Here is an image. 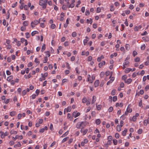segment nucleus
<instances>
[{
    "instance_id": "1",
    "label": "nucleus",
    "mask_w": 149,
    "mask_h": 149,
    "mask_svg": "<svg viewBox=\"0 0 149 149\" xmlns=\"http://www.w3.org/2000/svg\"><path fill=\"white\" fill-rule=\"evenodd\" d=\"M39 5L42 6L43 9H45L46 7V5L45 4L43 0H40L39 1Z\"/></svg>"
},
{
    "instance_id": "2",
    "label": "nucleus",
    "mask_w": 149,
    "mask_h": 149,
    "mask_svg": "<svg viewBox=\"0 0 149 149\" xmlns=\"http://www.w3.org/2000/svg\"><path fill=\"white\" fill-rule=\"evenodd\" d=\"M40 23V22L38 20H35L33 22L32 21L31 23V26L32 28L35 27V25L37 24L38 23Z\"/></svg>"
},
{
    "instance_id": "3",
    "label": "nucleus",
    "mask_w": 149,
    "mask_h": 149,
    "mask_svg": "<svg viewBox=\"0 0 149 149\" xmlns=\"http://www.w3.org/2000/svg\"><path fill=\"white\" fill-rule=\"evenodd\" d=\"M80 114V113L79 112L77 113V111H74L72 114V116L73 117H74V118H76L78 116H79Z\"/></svg>"
},
{
    "instance_id": "4",
    "label": "nucleus",
    "mask_w": 149,
    "mask_h": 149,
    "mask_svg": "<svg viewBox=\"0 0 149 149\" xmlns=\"http://www.w3.org/2000/svg\"><path fill=\"white\" fill-rule=\"evenodd\" d=\"M81 125V129L83 128L85 126H86L87 124V122L86 121L81 122H80Z\"/></svg>"
},
{
    "instance_id": "5",
    "label": "nucleus",
    "mask_w": 149,
    "mask_h": 149,
    "mask_svg": "<svg viewBox=\"0 0 149 149\" xmlns=\"http://www.w3.org/2000/svg\"><path fill=\"white\" fill-rule=\"evenodd\" d=\"M88 130V129H86L83 130L82 129H81L80 130V132L81 133H83V135H84L87 133Z\"/></svg>"
},
{
    "instance_id": "6",
    "label": "nucleus",
    "mask_w": 149,
    "mask_h": 149,
    "mask_svg": "<svg viewBox=\"0 0 149 149\" xmlns=\"http://www.w3.org/2000/svg\"><path fill=\"white\" fill-rule=\"evenodd\" d=\"M105 62L104 61H103L102 62L98 64L99 67L100 68L102 67V65H105Z\"/></svg>"
},
{
    "instance_id": "7",
    "label": "nucleus",
    "mask_w": 149,
    "mask_h": 149,
    "mask_svg": "<svg viewBox=\"0 0 149 149\" xmlns=\"http://www.w3.org/2000/svg\"><path fill=\"white\" fill-rule=\"evenodd\" d=\"M141 27L142 26L141 25H139V26H136L134 27V30L135 31H137L139 29H141Z\"/></svg>"
},
{
    "instance_id": "8",
    "label": "nucleus",
    "mask_w": 149,
    "mask_h": 149,
    "mask_svg": "<svg viewBox=\"0 0 149 149\" xmlns=\"http://www.w3.org/2000/svg\"><path fill=\"white\" fill-rule=\"evenodd\" d=\"M99 84V81L98 80H96L94 83L95 86L96 87L98 86Z\"/></svg>"
},
{
    "instance_id": "9",
    "label": "nucleus",
    "mask_w": 149,
    "mask_h": 149,
    "mask_svg": "<svg viewBox=\"0 0 149 149\" xmlns=\"http://www.w3.org/2000/svg\"><path fill=\"white\" fill-rule=\"evenodd\" d=\"M21 144L20 142H18L16 144H15L14 145V147L15 148H17V147H19L21 146Z\"/></svg>"
},
{
    "instance_id": "10",
    "label": "nucleus",
    "mask_w": 149,
    "mask_h": 149,
    "mask_svg": "<svg viewBox=\"0 0 149 149\" xmlns=\"http://www.w3.org/2000/svg\"><path fill=\"white\" fill-rule=\"evenodd\" d=\"M121 127L119 125H118L116 128L118 132H120L121 130Z\"/></svg>"
},
{
    "instance_id": "11",
    "label": "nucleus",
    "mask_w": 149,
    "mask_h": 149,
    "mask_svg": "<svg viewBox=\"0 0 149 149\" xmlns=\"http://www.w3.org/2000/svg\"><path fill=\"white\" fill-rule=\"evenodd\" d=\"M132 81V80L131 79H127V80L125 81V83H126L128 84H130L131 81Z\"/></svg>"
},
{
    "instance_id": "12",
    "label": "nucleus",
    "mask_w": 149,
    "mask_h": 149,
    "mask_svg": "<svg viewBox=\"0 0 149 149\" xmlns=\"http://www.w3.org/2000/svg\"><path fill=\"white\" fill-rule=\"evenodd\" d=\"M96 100V97H95V96H94V95L93 96L92 99V102H91L92 104H93V103H94V102Z\"/></svg>"
},
{
    "instance_id": "13",
    "label": "nucleus",
    "mask_w": 149,
    "mask_h": 149,
    "mask_svg": "<svg viewBox=\"0 0 149 149\" xmlns=\"http://www.w3.org/2000/svg\"><path fill=\"white\" fill-rule=\"evenodd\" d=\"M81 122H79L77 123L76 127L78 129L80 128V127H81Z\"/></svg>"
},
{
    "instance_id": "14",
    "label": "nucleus",
    "mask_w": 149,
    "mask_h": 149,
    "mask_svg": "<svg viewBox=\"0 0 149 149\" xmlns=\"http://www.w3.org/2000/svg\"><path fill=\"white\" fill-rule=\"evenodd\" d=\"M132 70V69L131 68H127L125 70V72L126 73H128Z\"/></svg>"
},
{
    "instance_id": "15",
    "label": "nucleus",
    "mask_w": 149,
    "mask_h": 149,
    "mask_svg": "<svg viewBox=\"0 0 149 149\" xmlns=\"http://www.w3.org/2000/svg\"><path fill=\"white\" fill-rule=\"evenodd\" d=\"M127 131V129H125V130L123 131L122 132V134L123 136H125L126 134V133Z\"/></svg>"
},
{
    "instance_id": "16",
    "label": "nucleus",
    "mask_w": 149,
    "mask_h": 149,
    "mask_svg": "<svg viewBox=\"0 0 149 149\" xmlns=\"http://www.w3.org/2000/svg\"><path fill=\"white\" fill-rule=\"evenodd\" d=\"M45 48H46L45 44H43V45H42V47L41 49V51L42 52H43V51L45 49Z\"/></svg>"
},
{
    "instance_id": "17",
    "label": "nucleus",
    "mask_w": 149,
    "mask_h": 149,
    "mask_svg": "<svg viewBox=\"0 0 149 149\" xmlns=\"http://www.w3.org/2000/svg\"><path fill=\"white\" fill-rule=\"evenodd\" d=\"M66 109V111L67 112H70L71 111V107H68L67 109H65V110Z\"/></svg>"
},
{
    "instance_id": "18",
    "label": "nucleus",
    "mask_w": 149,
    "mask_h": 149,
    "mask_svg": "<svg viewBox=\"0 0 149 149\" xmlns=\"http://www.w3.org/2000/svg\"><path fill=\"white\" fill-rule=\"evenodd\" d=\"M17 133V131H14L13 130H11L10 132V134H16Z\"/></svg>"
},
{
    "instance_id": "19",
    "label": "nucleus",
    "mask_w": 149,
    "mask_h": 149,
    "mask_svg": "<svg viewBox=\"0 0 149 149\" xmlns=\"http://www.w3.org/2000/svg\"><path fill=\"white\" fill-rule=\"evenodd\" d=\"M16 113V112L15 111H12L10 112V115L11 116H14Z\"/></svg>"
},
{
    "instance_id": "20",
    "label": "nucleus",
    "mask_w": 149,
    "mask_h": 149,
    "mask_svg": "<svg viewBox=\"0 0 149 149\" xmlns=\"http://www.w3.org/2000/svg\"><path fill=\"white\" fill-rule=\"evenodd\" d=\"M23 24L24 26H26L28 25V22L27 21H25L23 23Z\"/></svg>"
},
{
    "instance_id": "21",
    "label": "nucleus",
    "mask_w": 149,
    "mask_h": 149,
    "mask_svg": "<svg viewBox=\"0 0 149 149\" xmlns=\"http://www.w3.org/2000/svg\"><path fill=\"white\" fill-rule=\"evenodd\" d=\"M101 121L100 119H97L96 120L95 123L97 125H99Z\"/></svg>"
},
{
    "instance_id": "22",
    "label": "nucleus",
    "mask_w": 149,
    "mask_h": 149,
    "mask_svg": "<svg viewBox=\"0 0 149 149\" xmlns=\"http://www.w3.org/2000/svg\"><path fill=\"white\" fill-rule=\"evenodd\" d=\"M13 79V76L12 75L8 77L7 80L8 81H10V80Z\"/></svg>"
},
{
    "instance_id": "23",
    "label": "nucleus",
    "mask_w": 149,
    "mask_h": 149,
    "mask_svg": "<svg viewBox=\"0 0 149 149\" xmlns=\"http://www.w3.org/2000/svg\"><path fill=\"white\" fill-rule=\"evenodd\" d=\"M68 134V131L66 132L64 134H63L61 136L62 137H63L66 136Z\"/></svg>"
},
{
    "instance_id": "24",
    "label": "nucleus",
    "mask_w": 149,
    "mask_h": 149,
    "mask_svg": "<svg viewBox=\"0 0 149 149\" xmlns=\"http://www.w3.org/2000/svg\"><path fill=\"white\" fill-rule=\"evenodd\" d=\"M127 76L126 75H125L122 76V78L123 80L125 81H126V79L127 78Z\"/></svg>"
},
{
    "instance_id": "25",
    "label": "nucleus",
    "mask_w": 149,
    "mask_h": 149,
    "mask_svg": "<svg viewBox=\"0 0 149 149\" xmlns=\"http://www.w3.org/2000/svg\"><path fill=\"white\" fill-rule=\"evenodd\" d=\"M26 93V91L25 90H24L23 91H22V96H24L25 95Z\"/></svg>"
},
{
    "instance_id": "26",
    "label": "nucleus",
    "mask_w": 149,
    "mask_h": 149,
    "mask_svg": "<svg viewBox=\"0 0 149 149\" xmlns=\"http://www.w3.org/2000/svg\"><path fill=\"white\" fill-rule=\"evenodd\" d=\"M48 60V58L47 56L45 57L44 58V59L43 61V62L44 63H45L47 62Z\"/></svg>"
},
{
    "instance_id": "27",
    "label": "nucleus",
    "mask_w": 149,
    "mask_h": 149,
    "mask_svg": "<svg viewBox=\"0 0 149 149\" xmlns=\"http://www.w3.org/2000/svg\"><path fill=\"white\" fill-rule=\"evenodd\" d=\"M125 48L127 50H129L130 48V46L129 44H127L125 45Z\"/></svg>"
},
{
    "instance_id": "28",
    "label": "nucleus",
    "mask_w": 149,
    "mask_h": 149,
    "mask_svg": "<svg viewBox=\"0 0 149 149\" xmlns=\"http://www.w3.org/2000/svg\"><path fill=\"white\" fill-rule=\"evenodd\" d=\"M146 46L145 44L142 45L141 47V50H143L145 49Z\"/></svg>"
},
{
    "instance_id": "29",
    "label": "nucleus",
    "mask_w": 149,
    "mask_h": 149,
    "mask_svg": "<svg viewBox=\"0 0 149 149\" xmlns=\"http://www.w3.org/2000/svg\"><path fill=\"white\" fill-rule=\"evenodd\" d=\"M69 139L68 137H67L64 138L62 141V143H64L67 141L68 139Z\"/></svg>"
},
{
    "instance_id": "30",
    "label": "nucleus",
    "mask_w": 149,
    "mask_h": 149,
    "mask_svg": "<svg viewBox=\"0 0 149 149\" xmlns=\"http://www.w3.org/2000/svg\"><path fill=\"white\" fill-rule=\"evenodd\" d=\"M113 143L114 145H117L118 142L117 140L116 139H114L113 140Z\"/></svg>"
},
{
    "instance_id": "31",
    "label": "nucleus",
    "mask_w": 149,
    "mask_h": 149,
    "mask_svg": "<svg viewBox=\"0 0 149 149\" xmlns=\"http://www.w3.org/2000/svg\"><path fill=\"white\" fill-rule=\"evenodd\" d=\"M104 83V80L102 81L101 82L100 84V87H102L103 86Z\"/></svg>"
},
{
    "instance_id": "32",
    "label": "nucleus",
    "mask_w": 149,
    "mask_h": 149,
    "mask_svg": "<svg viewBox=\"0 0 149 149\" xmlns=\"http://www.w3.org/2000/svg\"><path fill=\"white\" fill-rule=\"evenodd\" d=\"M37 95L36 94H34L32 95L31 97L32 99H35Z\"/></svg>"
},
{
    "instance_id": "33",
    "label": "nucleus",
    "mask_w": 149,
    "mask_h": 149,
    "mask_svg": "<svg viewBox=\"0 0 149 149\" xmlns=\"http://www.w3.org/2000/svg\"><path fill=\"white\" fill-rule=\"evenodd\" d=\"M113 109L112 107H111L109 109L108 111L109 112H112L113 110Z\"/></svg>"
},
{
    "instance_id": "34",
    "label": "nucleus",
    "mask_w": 149,
    "mask_h": 149,
    "mask_svg": "<svg viewBox=\"0 0 149 149\" xmlns=\"http://www.w3.org/2000/svg\"><path fill=\"white\" fill-rule=\"evenodd\" d=\"M116 91V90L115 89L111 91V94L113 95H114L115 94Z\"/></svg>"
},
{
    "instance_id": "35",
    "label": "nucleus",
    "mask_w": 149,
    "mask_h": 149,
    "mask_svg": "<svg viewBox=\"0 0 149 149\" xmlns=\"http://www.w3.org/2000/svg\"><path fill=\"white\" fill-rule=\"evenodd\" d=\"M115 136L116 139H118L119 137V134L118 133H116L115 134Z\"/></svg>"
},
{
    "instance_id": "36",
    "label": "nucleus",
    "mask_w": 149,
    "mask_h": 149,
    "mask_svg": "<svg viewBox=\"0 0 149 149\" xmlns=\"http://www.w3.org/2000/svg\"><path fill=\"white\" fill-rule=\"evenodd\" d=\"M104 72H101L100 74V77L101 78H102L104 75Z\"/></svg>"
},
{
    "instance_id": "37",
    "label": "nucleus",
    "mask_w": 149,
    "mask_h": 149,
    "mask_svg": "<svg viewBox=\"0 0 149 149\" xmlns=\"http://www.w3.org/2000/svg\"><path fill=\"white\" fill-rule=\"evenodd\" d=\"M148 124V123L147 120H145L144 121L143 124L145 126L147 125V124Z\"/></svg>"
},
{
    "instance_id": "38",
    "label": "nucleus",
    "mask_w": 149,
    "mask_h": 149,
    "mask_svg": "<svg viewBox=\"0 0 149 149\" xmlns=\"http://www.w3.org/2000/svg\"><path fill=\"white\" fill-rule=\"evenodd\" d=\"M25 35L26 36V37L27 38H28L30 37V35L29 33L26 32L25 33Z\"/></svg>"
},
{
    "instance_id": "39",
    "label": "nucleus",
    "mask_w": 149,
    "mask_h": 149,
    "mask_svg": "<svg viewBox=\"0 0 149 149\" xmlns=\"http://www.w3.org/2000/svg\"><path fill=\"white\" fill-rule=\"evenodd\" d=\"M12 138L13 139V140L15 141L16 139L18 138V135H16L15 138L14 137H13Z\"/></svg>"
},
{
    "instance_id": "40",
    "label": "nucleus",
    "mask_w": 149,
    "mask_h": 149,
    "mask_svg": "<svg viewBox=\"0 0 149 149\" xmlns=\"http://www.w3.org/2000/svg\"><path fill=\"white\" fill-rule=\"evenodd\" d=\"M72 36L73 37H75L77 36V33L76 32H73L72 33Z\"/></svg>"
},
{
    "instance_id": "41",
    "label": "nucleus",
    "mask_w": 149,
    "mask_h": 149,
    "mask_svg": "<svg viewBox=\"0 0 149 149\" xmlns=\"http://www.w3.org/2000/svg\"><path fill=\"white\" fill-rule=\"evenodd\" d=\"M140 58L139 57H136L134 59V61L135 62H137L139 61Z\"/></svg>"
},
{
    "instance_id": "42",
    "label": "nucleus",
    "mask_w": 149,
    "mask_h": 149,
    "mask_svg": "<svg viewBox=\"0 0 149 149\" xmlns=\"http://www.w3.org/2000/svg\"><path fill=\"white\" fill-rule=\"evenodd\" d=\"M96 11H97V13H100L101 11V9L100 8V7L97 8V9Z\"/></svg>"
},
{
    "instance_id": "43",
    "label": "nucleus",
    "mask_w": 149,
    "mask_h": 149,
    "mask_svg": "<svg viewBox=\"0 0 149 149\" xmlns=\"http://www.w3.org/2000/svg\"><path fill=\"white\" fill-rule=\"evenodd\" d=\"M112 139V137L111 136H109L108 137V141H111Z\"/></svg>"
},
{
    "instance_id": "44",
    "label": "nucleus",
    "mask_w": 149,
    "mask_h": 149,
    "mask_svg": "<svg viewBox=\"0 0 149 149\" xmlns=\"http://www.w3.org/2000/svg\"><path fill=\"white\" fill-rule=\"evenodd\" d=\"M87 99L86 98H84L82 100V102L83 103H85L87 102Z\"/></svg>"
},
{
    "instance_id": "45",
    "label": "nucleus",
    "mask_w": 149,
    "mask_h": 149,
    "mask_svg": "<svg viewBox=\"0 0 149 149\" xmlns=\"http://www.w3.org/2000/svg\"><path fill=\"white\" fill-rule=\"evenodd\" d=\"M117 100V97L116 96H114L113 97V101L115 102Z\"/></svg>"
},
{
    "instance_id": "46",
    "label": "nucleus",
    "mask_w": 149,
    "mask_h": 149,
    "mask_svg": "<svg viewBox=\"0 0 149 149\" xmlns=\"http://www.w3.org/2000/svg\"><path fill=\"white\" fill-rule=\"evenodd\" d=\"M62 8L63 10H67L66 6L65 5L63 4L62 6Z\"/></svg>"
},
{
    "instance_id": "47",
    "label": "nucleus",
    "mask_w": 149,
    "mask_h": 149,
    "mask_svg": "<svg viewBox=\"0 0 149 149\" xmlns=\"http://www.w3.org/2000/svg\"><path fill=\"white\" fill-rule=\"evenodd\" d=\"M129 106H128L127 109H126V111H125V114H124L125 116H127L128 113V108L129 107Z\"/></svg>"
},
{
    "instance_id": "48",
    "label": "nucleus",
    "mask_w": 149,
    "mask_h": 149,
    "mask_svg": "<svg viewBox=\"0 0 149 149\" xmlns=\"http://www.w3.org/2000/svg\"><path fill=\"white\" fill-rule=\"evenodd\" d=\"M26 29L25 27L22 26L21 28V30L22 31H24L26 30Z\"/></svg>"
},
{
    "instance_id": "49",
    "label": "nucleus",
    "mask_w": 149,
    "mask_h": 149,
    "mask_svg": "<svg viewBox=\"0 0 149 149\" xmlns=\"http://www.w3.org/2000/svg\"><path fill=\"white\" fill-rule=\"evenodd\" d=\"M34 62L36 63H38V64H39L40 63L38 59L37 58H36Z\"/></svg>"
},
{
    "instance_id": "50",
    "label": "nucleus",
    "mask_w": 149,
    "mask_h": 149,
    "mask_svg": "<svg viewBox=\"0 0 149 149\" xmlns=\"http://www.w3.org/2000/svg\"><path fill=\"white\" fill-rule=\"evenodd\" d=\"M35 32H37V33H38V32L37 31H33L31 33V35L32 36H34L35 34L36 33Z\"/></svg>"
},
{
    "instance_id": "51",
    "label": "nucleus",
    "mask_w": 149,
    "mask_h": 149,
    "mask_svg": "<svg viewBox=\"0 0 149 149\" xmlns=\"http://www.w3.org/2000/svg\"><path fill=\"white\" fill-rule=\"evenodd\" d=\"M22 116V114L21 113H19L17 116V118L18 119H20Z\"/></svg>"
},
{
    "instance_id": "52",
    "label": "nucleus",
    "mask_w": 149,
    "mask_h": 149,
    "mask_svg": "<svg viewBox=\"0 0 149 149\" xmlns=\"http://www.w3.org/2000/svg\"><path fill=\"white\" fill-rule=\"evenodd\" d=\"M137 54V53L136 51H134L133 52V55L134 57Z\"/></svg>"
},
{
    "instance_id": "53",
    "label": "nucleus",
    "mask_w": 149,
    "mask_h": 149,
    "mask_svg": "<svg viewBox=\"0 0 149 149\" xmlns=\"http://www.w3.org/2000/svg\"><path fill=\"white\" fill-rule=\"evenodd\" d=\"M56 27V26L54 24H52L51 26V27L52 29H54Z\"/></svg>"
},
{
    "instance_id": "54",
    "label": "nucleus",
    "mask_w": 149,
    "mask_h": 149,
    "mask_svg": "<svg viewBox=\"0 0 149 149\" xmlns=\"http://www.w3.org/2000/svg\"><path fill=\"white\" fill-rule=\"evenodd\" d=\"M14 142L12 141H10L9 142V144L10 145V146L13 145L14 144Z\"/></svg>"
},
{
    "instance_id": "55",
    "label": "nucleus",
    "mask_w": 149,
    "mask_h": 149,
    "mask_svg": "<svg viewBox=\"0 0 149 149\" xmlns=\"http://www.w3.org/2000/svg\"><path fill=\"white\" fill-rule=\"evenodd\" d=\"M90 14V12L89 10H86L85 12V15H88Z\"/></svg>"
},
{
    "instance_id": "56",
    "label": "nucleus",
    "mask_w": 149,
    "mask_h": 149,
    "mask_svg": "<svg viewBox=\"0 0 149 149\" xmlns=\"http://www.w3.org/2000/svg\"><path fill=\"white\" fill-rule=\"evenodd\" d=\"M136 120V116H133V117H132V120L134 122Z\"/></svg>"
},
{
    "instance_id": "57",
    "label": "nucleus",
    "mask_w": 149,
    "mask_h": 149,
    "mask_svg": "<svg viewBox=\"0 0 149 149\" xmlns=\"http://www.w3.org/2000/svg\"><path fill=\"white\" fill-rule=\"evenodd\" d=\"M102 107V106L101 105H98L97 106V109L98 110H100L101 109V107Z\"/></svg>"
},
{
    "instance_id": "58",
    "label": "nucleus",
    "mask_w": 149,
    "mask_h": 149,
    "mask_svg": "<svg viewBox=\"0 0 149 149\" xmlns=\"http://www.w3.org/2000/svg\"><path fill=\"white\" fill-rule=\"evenodd\" d=\"M142 132V130L141 129H139L138 130V133L139 134H141Z\"/></svg>"
},
{
    "instance_id": "59",
    "label": "nucleus",
    "mask_w": 149,
    "mask_h": 149,
    "mask_svg": "<svg viewBox=\"0 0 149 149\" xmlns=\"http://www.w3.org/2000/svg\"><path fill=\"white\" fill-rule=\"evenodd\" d=\"M125 116V115L123 114L121 116L120 118L123 120H124L126 118V117Z\"/></svg>"
},
{
    "instance_id": "60",
    "label": "nucleus",
    "mask_w": 149,
    "mask_h": 149,
    "mask_svg": "<svg viewBox=\"0 0 149 149\" xmlns=\"http://www.w3.org/2000/svg\"><path fill=\"white\" fill-rule=\"evenodd\" d=\"M88 41V40L86 39L84 40L83 42H84V45H86Z\"/></svg>"
},
{
    "instance_id": "61",
    "label": "nucleus",
    "mask_w": 149,
    "mask_h": 149,
    "mask_svg": "<svg viewBox=\"0 0 149 149\" xmlns=\"http://www.w3.org/2000/svg\"><path fill=\"white\" fill-rule=\"evenodd\" d=\"M81 2L80 0H79L77 2V4L76 5V7H78V5H80L81 3Z\"/></svg>"
},
{
    "instance_id": "62",
    "label": "nucleus",
    "mask_w": 149,
    "mask_h": 149,
    "mask_svg": "<svg viewBox=\"0 0 149 149\" xmlns=\"http://www.w3.org/2000/svg\"><path fill=\"white\" fill-rule=\"evenodd\" d=\"M129 61H126L123 63V64H124L126 66H127V65H129Z\"/></svg>"
},
{
    "instance_id": "63",
    "label": "nucleus",
    "mask_w": 149,
    "mask_h": 149,
    "mask_svg": "<svg viewBox=\"0 0 149 149\" xmlns=\"http://www.w3.org/2000/svg\"><path fill=\"white\" fill-rule=\"evenodd\" d=\"M145 89L146 91H147L148 89H149V85H147L145 88Z\"/></svg>"
},
{
    "instance_id": "64",
    "label": "nucleus",
    "mask_w": 149,
    "mask_h": 149,
    "mask_svg": "<svg viewBox=\"0 0 149 149\" xmlns=\"http://www.w3.org/2000/svg\"><path fill=\"white\" fill-rule=\"evenodd\" d=\"M44 131H45V129L43 128H42L40 130L39 132L40 133H43L44 132Z\"/></svg>"
}]
</instances>
